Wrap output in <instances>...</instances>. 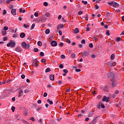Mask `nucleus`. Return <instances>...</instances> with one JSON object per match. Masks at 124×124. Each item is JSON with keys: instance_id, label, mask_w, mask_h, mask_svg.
<instances>
[{"instance_id": "nucleus-1", "label": "nucleus", "mask_w": 124, "mask_h": 124, "mask_svg": "<svg viewBox=\"0 0 124 124\" xmlns=\"http://www.w3.org/2000/svg\"><path fill=\"white\" fill-rule=\"evenodd\" d=\"M108 76H109V77H110L111 78L112 87H113V88H115V87H117V85H118V82H117V81L115 78V75L112 73H111L108 74Z\"/></svg>"}, {"instance_id": "nucleus-2", "label": "nucleus", "mask_w": 124, "mask_h": 124, "mask_svg": "<svg viewBox=\"0 0 124 124\" xmlns=\"http://www.w3.org/2000/svg\"><path fill=\"white\" fill-rule=\"evenodd\" d=\"M15 45H16V43H15V42H14L12 40L10 41L7 44V47H10L11 48H13L14 47H15Z\"/></svg>"}, {"instance_id": "nucleus-3", "label": "nucleus", "mask_w": 124, "mask_h": 124, "mask_svg": "<svg viewBox=\"0 0 124 124\" xmlns=\"http://www.w3.org/2000/svg\"><path fill=\"white\" fill-rule=\"evenodd\" d=\"M21 46L23 47V48H24L25 50H27V49H29V48H30V44H27L26 42H23L21 44Z\"/></svg>"}, {"instance_id": "nucleus-4", "label": "nucleus", "mask_w": 124, "mask_h": 124, "mask_svg": "<svg viewBox=\"0 0 124 124\" xmlns=\"http://www.w3.org/2000/svg\"><path fill=\"white\" fill-rule=\"evenodd\" d=\"M116 64L117 63H116V62H113L112 61H110L108 63V65H109L110 66H116Z\"/></svg>"}, {"instance_id": "nucleus-5", "label": "nucleus", "mask_w": 124, "mask_h": 124, "mask_svg": "<svg viewBox=\"0 0 124 124\" xmlns=\"http://www.w3.org/2000/svg\"><path fill=\"white\" fill-rule=\"evenodd\" d=\"M82 54L85 57H89L90 55V52H89V51H87L86 50H84L83 52L82 53Z\"/></svg>"}, {"instance_id": "nucleus-6", "label": "nucleus", "mask_w": 124, "mask_h": 124, "mask_svg": "<svg viewBox=\"0 0 124 124\" xmlns=\"http://www.w3.org/2000/svg\"><path fill=\"white\" fill-rule=\"evenodd\" d=\"M15 51H16V52H18V53H21V52L23 51V49L20 47L17 46L16 47Z\"/></svg>"}, {"instance_id": "nucleus-7", "label": "nucleus", "mask_w": 124, "mask_h": 124, "mask_svg": "<svg viewBox=\"0 0 124 124\" xmlns=\"http://www.w3.org/2000/svg\"><path fill=\"white\" fill-rule=\"evenodd\" d=\"M51 46L52 47H55V46H57L58 45V43H57V41H52L50 43Z\"/></svg>"}, {"instance_id": "nucleus-8", "label": "nucleus", "mask_w": 124, "mask_h": 124, "mask_svg": "<svg viewBox=\"0 0 124 124\" xmlns=\"http://www.w3.org/2000/svg\"><path fill=\"white\" fill-rule=\"evenodd\" d=\"M109 98V97H106V96H104V97L102 98V100L104 102H105V101H106V102H108Z\"/></svg>"}, {"instance_id": "nucleus-9", "label": "nucleus", "mask_w": 124, "mask_h": 124, "mask_svg": "<svg viewBox=\"0 0 124 124\" xmlns=\"http://www.w3.org/2000/svg\"><path fill=\"white\" fill-rule=\"evenodd\" d=\"M19 95L18 96V97L20 98L21 96H23V94H24V91L22 90H20L18 92Z\"/></svg>"}, {"instance_id": "nucleus-10", "label": "nucleus", "mask_w": 124, "mask_h": 124, "mask_svg": "<svg viewBox=\"0 0 124 124\" xmlns=\"http://www.w3.org/2000/svg\"><path fill=\"white\" fill-rule=\"evenodd\" d=\"M60 29H63V24H60L57 26V31H59Z\"/></svg>"}, {"instance_id": "nucleus-11", "label": "nucleus", "mask_w": 124, "mask_h": 124, "mask_svg": "<svg viewBox=\"0 0 124 124\" xmlns=\"http://www.w3.org/2000/svg\"><path fill=\"white\" fill-rule=\"evenodd\" d=\"M32 65L33 66H36L37 67V61L36 60H34L32 62Z\"/></svg>"}, {"instance_id": "nucleus-12", "label": "nucleus", "mask_w": 124, "mask_h": 124, "mask_svg": "<svg viewBox=\"0 0 124 124\" xmlns=\"http://www.w3.org/2000/svg\"><path fill=\"white\" fill-rule=\"evenodd\" d=\"M11 12L12 15H16V9H12Z\"/></svg>"}, {"instance_id": "nucleus-13", "label": "nucleus", "mask_w": 124, "mask_h": 124, "mask_svg": "<svg viewBox=\"0 0 124 124\" xmlns=\"http://www.w3.org/2000/svg\"><path fill=\"white\" fill-rule=\"evenodd\" d=\"M112 6H113V7H115L116 8L117 7H119V4H118V3L115 2L113 3Z\"/></svg>"}, {"instance_id": "nucleus-14", "label": "nucleus", "mask_w": 124, "mask_h": 124, "mask_svg": "<svg viewBox=\"0 0 124 124\" xmlns=\"http://www.w3.org/2000/svg\"><path fill=\"white\" fill-rule=\"evenodd\" d=\"M49 78L50 80H51V81H54L55 80V76H54V75H51L49 76Z\"/></svg>"}, {"instance_id": "nucleus-15", "label": "nucleus", "mask_w": 124, "mask_h": 124, "mask_svg": "<svg viewBox=\"0 0 124 124\" xmlns=\"http://www.w3.org/2000/svg\"><path fill=\"white\" fill-rule=\"evenodd\" d=\"M25 36H26V34H25V33L22 32L20 33V37H21V38H24V37H25Z\"/></svg>"}, {"instance_id": "nucleus-16", "label": "nucleus", "mask_w": 124, "mask_h": 124, "mask_svg": "<svg viewBox=\"0 0 124 124\" xmlns=\"http://www.w3.org/2000/svg\"><path fill=\"white\" fill-rule=\"evenodd\" d=\"M78 32H79V29L78 28H76L74 30V33H75V34H77L78 33Z\"/></svg>"}, {"instance_id": "nucleus-17", "label": "nucleus", "mask_w": 124, "mask_h": 124, "mask_svg": "<svg viewBox=\"0 0 124 124\" xmlns=\"http://www.w3.org/2000/svg\"><path fill=\"white\" fill-rule=\"evenodd\" d=\"M46 102L49 103V104H50V105H52L53 104V101L50 100L49 99H47Z\"/></svg>"}, {"instance_id": "nucleus-18", "label": "nucleus", "mask_w": 124, "mask_h": 124, "mask_svg": "<svg viewBox=\"0 0 124 124\" xmlns=\"http://www.w3.org/2000/svg\"><path fill=\"white\" fill-rule=\"evenodd\" d=\"M45 15H46V17H48V18L50 17H51V15H50V13H48V12L46 13V14H45Z\"/></svg>"}, {"instance_id": "nucleus-19", "label": "nucleus", "mask_w": 124, "mask_h": 124, "mask_svg": "<svg viewBox=\"0 0 124 124\" xmlns=\"http://www.w3.org/2000/svg\"><path fill=\"white\" fill-rule=\"evenodd\" d=\"M46 34H49L50 33V29H46L45 31Z\"/></svg>"}, {"instance_id": "nucleus-20", "label": "nucleus", "mask_w": 124, "mask_h": 124, "mask_svg": "<svg viewBox=\"0 0 124 124\" xmlns=\"http://www.w3.org/2000/svg\"><path fill=\"white\" fill-rule=\"evenodd\" d=\"M34 27H35V24L34 23H33L31 26L30 30L31 31V30H33V29H34Z\"/></svg>"}, {"instance_id": "nucleus-21", "label": "nucleus", "mask_w": 124, "mask_h": 124, "mask_svg": "<svg viewBox=\"0 0 124 124\" xmlns=\"http://www.w3.org/2000/svg\"><path fill=\"white\" fill-rule=\"evenodd\" d=\"M50 71H51V69H50V68H47L45 70V72L46 73H48V72H50Z\"/></svg>"}, {"instance_id": "nucleus-22", "label": "nucleus", "mask_w": 124, "mask_h": 124, "mask_svg": "<svg viewBox=\"0 0 124 124\" xmlns=\"http://www.w3.org/2000/svg\"><path fill=\"white\" fill-rule=\"evenodd\" d=\"M37 44L40 47H41V46H42V42H41V41H38L37 42Z\"/></svg>"}, {"instance_id": "nucleus-23", "label": "nucleus", "mask_w": 124, "mask_h": 124, "mask_svg": "<svg viewBox=\"0 0 124 124\" xmlns=\"http://www.w3.org/2000/svg\"><path fill=\"white\" fill-rule=\"evenodd\" d=\"M19 116H20V115H19V114H16V115L15 116V118H16V120H17L18 121H19V120H20L19 118H19Z\"/></svg>"}, {"instance_id": "nucleus-24", "label": "nucleus", "mask_w": 124, "mask_h": 124, "mask_svg": "<svg viewBox=\"0 0 124 124\" xmlns=\"http://www.w3.org/2000/svg\"><path fill=\"white\" fill-rule=\"evenodd\" d=\"M115 59V54H112L110 56L111 60H114Z\"/></svg>"}, {"instance_id": "nucleus-25", "label": "nucleus", "mask_w": 124, "mask_h": 124, "mask_svg": "<svg viewBox=\"0 0 124 124\" xmlns=\"http://www.w3.org/2000/svg\"><path fill=\"white\" fill-rule=\"evenodd\" d=\"M115 41H116V42H119V41H121V37H117L115 40Z\"/></svg>"}, {"instance_id": "nucleus-26", "label": "nucleus", "mask_w": 124, "mask_h": 124, "mask_svg": "<svg viewBox=\"0 0 124 124\" xmlns=\"http://www.w3.org/2000/svg\"><path fill=\"white\" fill-rule=\"evenodd\" d=\"M2 35L4 36V35H6V31H2L1 32Z\"/></svg>"}, {"instance_id": "nucleus-27", "label": "nucleus", "mask_w": 124, "mask_h": 124, "mask_svg": "<svg viewBox=\"0 0 124 124\" xmlns=\"http://www.w3.org/2000/svg\"><path fill=\"white\" fill-rule=\"evenodd\" d=\"M92 116H93V112L91 111V112L88 115V117H92Z\"/></svg>"}, {"instance_id": "nucleus-28", "label": "nucleus", "mask_w": 124, "mask_h": 124, "mask_svg": "<svg viewBox=\"0 0 124 124\" xmlns=\"http://www.w3.org/2000/svg\"><path fill=\"white\" fill-rule=\"evenodd\" d=\"M41 62H42L45 63V62H47V60H46V59H43L41 60Z\"/></svg>"}, {"instance_id": "nucleus-29", "label": "nucleus", "mask_w": 124, "mask_h": 124, "mask_svg": "<svg viewBox=\"0 0 124 124\" xmlns=\"http://www.w3.org/2000/svg\"><path fill=\"white\" fill-rule=\"evenodd\" d=\"M40 57H44V53L43 52L40 53Z\"/></svg>"}, {"instance_id": "nucleus-30", "label": "nucleus", "mask_w": 124, "mask_h": 124, "mask_svg": "<svg viewBox=\"0 0 124 124\" xmlns=\"http://www.w3.org/2000/svg\"><path fill=\"white\" fill-rule=\"evenodd\" d=\"M83 13H84V12H83V11H79V12H78V15H82V14H83Z\"/></svg>"}, {"instance_id": "nucleus-31", "label": "nucleus", "mask_w": 124, "mask_h": 124, "mask_svg": "<svg viewBox=\"0 0 124 124\" xmlns=\"http://www.w3.org/2000/svg\"><path fill=\"white\" fill-rule=\"evenodd\" d=\"M81 2L82 3H84V4H88V1H84V0H82Z\"/></svg>"}, {"instance_id": "nucleus-32", "label": "nucleus", "mask_w": 124, "mask_h": 124, "mask_svg": "<svg viewBox=\"0 0 124 124\" xmlns=\"http://www.w3.org/2000/svg\"><path fill=\"white\" fill-rule=\"evenodd\" d=\"M81 44H86V41L84 39L82 40L81 42Z\"/></svg>"}, {"instance_id": "nucleus-33", "label": "nucleus", "mask_w": 124, "mask_h": 124, "mask_svg": "<svg viewBox=\"0 0 124 124\" xmlns=\"http://www.w3.org/2000/svg\"><path fill=\"white\" fill-rule=\"evenodd\" d=\"M34 52H37L39 50L37 48H35L33 49Z\"/></svg>"}, {"instance_id": "nucleus-34", "label": "nucleus", "mask_w": 124, "mask_h": 124, "mask_svg": "<svg viewBox=\"0 0 124 124\" xmlns=\"http://www.w3.org/2000/svg\"><path fill=\"white\" fill-rule=\"evenodd\" d=\"M106 34L108 36L110 35V32H109V30L107 31Z\"/></svg>"}, {"instance_id": "nucleus-35", "label": "nucleus", "mask_w": 124, "mask_h": 124, "mask_svg": "<svg viewBox=\"0 0 124 124\" xmlns=\"http://www.w3.org/2000/svg\"><path fill=\"white\" fill-rule=\"evenodd\" d=\"M85 19L87 21H88V20H89V15H88V14L86 15Z\"/></svg>"}, {"instance_id": "nucleus-36", "label": "nucleus", "mask_w": 124, "mask_h": 124, "mask_svg": "<svg viewBox=\"0 0 124 124\" xmlns=\"http://www.w3.org/2000/svg\"><path fill=\"white\" fill-rule=\"evenodd\" d=\"M89 46L90 47V48H93V43H90Z\"/></svg>"}, {"instance_id": "nucleus-37", "label": "nucleus", "mask_w": 124, "mask_h": 124, "mask_svg": "<svg viewBox=\"0 0 124 124\" xmlns=\"http://www.w3.org/2000/svg\"><path fill=\"white\" fill-rule=\"evenodd\" d=\"M114 4V2L113 1L109 2L108 3V5H113V4Z\"/></svg>"}, {"instance_id": "nucleus-38", "label": "nucleus", "mask_w": 124, "mask_h": 124, "mask_svg": "<svg viewBox=\"0 0 124 124\" xmlns=\"http://www.w3.org/2000/svg\"><path fill=\"white\" fill-rule=\"evenodd\" d=\"M24 27H25V29H27V28H30V25L27 24H24Z\"/></svg>"}, {"instance_id": "nucleus-39", "label": "nucleus", "mask_w": 124, "mask_h": 124, "mask_svg": "<svg viewBox=\"0 0 124 124\" xmlns=\"http://www.w3.org/2000/svg\"><path fill=\"white\" fill-rule=\"evenodd\" d=\"M3 30H4V31H7V30H8V27L5 26L3 28Z\"/></svg>"}, {"instance_id": "nucleus-40", "label": "nucleus", "mask_w": 124, "mask_h": 124, "mask_svg": "<svg viewBox=\"0 0 124 124\" xmlns=\"http://www.w3.org/2000/svg\"><path fill=\"white\" fill-rule=\"evenodd\" d=\"M40 110H41V107H38L36 109V111H37V112H39Z\"/></svg>"}, {"instance_id": "nucleus-41", "label": "nucleus", "mask_w": 124, "mask_h": 124, "mask_svg": "<svg viewBox=\"0 0 124 124\" xmlns=\"http://www.w3.org/2000/svg\"><path fill=\"white\" fill-rule=\"evenodd\" d=\"M59 67L62 69V68H63V65L62 64H61L59 65Z\"/></svg>"}, {"instance_id": "nucleus-42", "label": "nucleus", "mask_w": 124, "mask_h": 124, "mask_svg": "<svg viewBox=\"0 0 124 124\" xmlns=\"http://www.w3.org/2000/svg\"><path fill=\"white\" fill-rule=\"evenodd\" d=\"M11 109H12V112H15V107L12 106Z\"/></svg>"}, {"instance_id": "nucleus-43", "label": "nucleus", "mask_w": 124, "mask_h": 124, "mask_svg": "<svg viewBox=\"0 0 124 124\" xmlns=\"http://www.w3.org/2000/svg\"><path fill=\"white\" fill-rule=\"evenodd\" d=\"M6 13H7V12H6V10H4L3 11V15H6Z\"/></svg>"}, {"instance_id": "nucleus-44", "label": "nucleus", "mask_w": 124, "mask_h": 124, "mask_svg": "<svg viewBox=\"0 0 124 124\" xmlns=\"http://www.w3.org/2000/svg\"><path fill=\"white\" fill-rule=\"evenodd\" d=\"M76 57V55H75V54H71V57H72L73 59H74Z\"/></svg>"}, {"instance_id": "nucleus-45", "label": "nucleus", "mask_w": 124, "mask_h": 124, "mask_svg": "<svg viewBox=\"0 0 124 124\" xmlns=\"http://www.w3.org/2000/svg\"><path fill=\"white\" fill-rule=\"evenodd\" d=\"M17 36H18V34H14V35H13V37L14 38H16V37H17Z\"/></svg>"}, {"instance_id": "nucleus-46", "label": "nucleus", "mask_w": 124, "mask_h": 124, "mask_svg": "<svg viewBox=\"0 0 124 124\" xmlns=\"http://www.w3.org/2000/svg\"><path fill=\"white\" fill-rule=\"evenodd\" d=\"M61 59H65V56L64 55H62L61 56Z\"/></svg>"}, {"instance_id": "nucleus-47", "label": "nucleus", "mask_w": 124, "mask_h": 124, "mask_svg": "<svg viewBox=\"0 0 124 124\" xmlns=\"http://www.w3.org/2000/svg\"><path fill=\"white\" fill-rule=\"evenodd\" d=\"M44 5L45 6H48V3L47 2H44Z\"/></svg>"}, {"instance_id": "nucleus-48", "label": "nucleus", "mask_w": 124, "mask_h": 124, "mask_svg": "<svg viewBox=\"0 0 124 124\" xmlns=\"http://www.w3.org/2000/svg\"><path fill=\"white\" fill-rule=\"evenodd\" d=\"M7 40V37H4L3 38V41H6Z\"/></svg>"}, {"instance_id": "nucleus-49", "label": "nucleus", "mask_w": 124, "mask_h": 124, "mask_svg": "<svg viewBox=\"0 0 124 124\" xmlns=\"http://www.w3.org/2000/svg\"><path fill=\"white\" fill-rule=\"evenodd\" d=\"M101 108H103V109H104V108H105V106H104V104H101Z\"/></svg>"}, {"instance_id": "nucleus-50", "label": "nucleus", "mask_w": 124, "mask_h": 124, "mask_svg": "<svg viewBox=\"0 0 124 124\" xmlns=\"http://www.w3.org/2000/svg\"><path fill=\"white\" fill-rule=\"evenodd\" d=\"M5 84V81L0 82V86H1V85H4Z\"/></svg>"}, {"instance_id": "nucleus-51", "label": "nucleus", "mask_w": 124, "mask_h": 124, "mask_svg": "<svg viewBox=\"0 0 124 124\" xmlns=\"http://www.w3.org/2000/svg\"><path fill=\"white\" fill-rule=\"evenodd\" d=\"M35 17H38V13L35 12L34 14Z\"/></svg>"}, {"instance_id": "nucleus-52", "label": "nucleus", "mask_w": 124, "mask_h": 124, "mask_svg": "<svg viewBox=\"0 0 124 124\" xmlns=\"http://www.w3.org/2000/svg\"><path fill=\"white\" fill-rule=\"evenodd\" d=\"M23 123L24 124H30V123L28 122V121L26 120H23Z\"/></svg>"}, {"instance_id": "nucleus-53", "label": "nucleus", "mask_w": 124, "mask_h": 124, "mask_svg": "<svg viewBox=\"0 0 124 124\" xmlns=\"http://www.w3.org/2000/svg\"><path fill=\"white\" fill-rule=\"evenodd\" d=\"M63 71L64 73H68V70L67 69H64Z\"/></svg>"}, {"instance_id": "nucleus-54", "label": "nucleus", "mask_w": 124, "mask_h": 124, "mask_svg": "<svg viewBox=\"0 0 124 124\" xmlns=\"http://www.w3.org/2000/svg\"><path fill=\"white\" fill-rule=\"evenodd\" d=\"M29 92H30V91H29V90H28V89H25L24 90V93H29Z\"/></svg>"}, {"instance_id": "nucleus-55", "label": "nucleus", "mask_w": 124, "mask_h": 124, "mask_svg": "<svg viewBox=\"0 0 124 124\" xmlns=\"http://www.w3.org/2000/svg\"><path fill=\"white\" fill-rule=\"evenodd\" d=\"M102 97V96H101V95H99L97 96L98 99H101Z\"/></svg>"}, {"instance_id": "nucleus-56", "label": "nucleus", "mask_w": 124, "mask_h": 124, "mask_svg": "<svg viewBox=\"0 0 124 124\" xmlns=\"http://www.w3.org/2000/svg\"><path fill=\"white\" fill-rule=\"evenodd\" d=\"M47 88H48V89H52V86L51 85H47Z\"/></svg>"}, {"instance_id": "nucleus-57", "label": "nucleus", "mask_w": 124, "mask_h": 124, "mask_svg": "<svg viewBox=\"0 0 124 124\" xmlns=\"http://www.w3.org/2000/svg\"><path fill=\"white\" fill-rule=\"evenodd\" d=\"M67 43H68L69 44H70L71 43V41H70V40L69 39H67Z\"/></svg>"}, {"instance_id": "nucleus-58", "label": "nucleus", "mask_w": 124, "mask_h": 124, "mask_svg": "<svg viewBox=\"0 0 124 124\" xmlns=\"http://www.w3.org/2000/svg\"><path fill=\"white\" fill-rule=\"evenodd\" d=\"M47 93H44L43 96H44V97H46V96H47Z\"/></svg>"}, {"instance_id": "nucleus-59", "label": "nucleus", "mask_w": 124, "mask_h": 124, "mask_svg": "<svg viewBox=\"0 0 124 124\" xmlns=\"http://www.w3.org/2000/svg\"><path fill=\"white\" fill-rule=\"evenodd\" d=\"M25 75H21V78H22V79H25Z\"/></svg>"}, {"instance_id": "nucleus-60", "label": "nucleus", "mask_w": 124, "mask_h": 124, "mask_svg": "<svg viewBox=\"0 0 124 124\" xmlns=\"http://www.w3.org/2000/svg\"><path fill=\"white\" fill-rule=\"evenodd\" d=\"M76 72H80V71H81V69H76Z\"/></svg>"}, {"instance_id": "nucleus-61", "label": "nucleus", "mask_w": 124, "mask_h": 124, "mask_svg": "<svg viewBox=\"0 0 124 124\" xmlns=\"http://www.w3.org/2000/svg\"><path fill=\"white\" fill-rule=\"evenodd\" d=\"M59 32L60 35H62V31L59 30Z\"/></svg>"}, {"instance_id": "nucleus-62", "label": "nucleus", "mask_w": 124, "mask_h": 124, "mask_svg": "<svg viewBox=\"0 0 124 124\" xmlns=\"http://www.w3.org/2000/svg\"><path fill=\"white\" fill-rule=\"evenodd\" d=\"M13 7H14V6H13V5H10L9 7V8H10V9H12V8H13Z\"/></svg>"}, {"instance_id": "nucleus-63", "label": "nucleus", "mask_w": 124, "mask_h": 124, "mask_svg": "<svg viewBox=\"0 0 124 124\" xmlns=\"http://www.w3.org/2000/svg\"><path fill=\"white\" fill-rule=\"evenodd\" d=\"M94 8L95 9H98V8H99V6H98V5H95Z\"/></svg>"}, {"instance_id": "nucleus-64", "label": "nucleus", "mask_w": 124, "mask_h": 124, "mask_svg": "<svg viewBox=\"0 0 124 124\" xmlns=\"http://www.w3.org/2000/svg\"><path fill=\"white\" fill-rule=\"evenodd\" d=\"M58 19V20H61V19H62V15H59Z\"/></svg>"}]
</instances>
